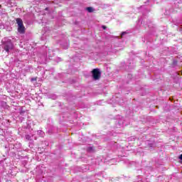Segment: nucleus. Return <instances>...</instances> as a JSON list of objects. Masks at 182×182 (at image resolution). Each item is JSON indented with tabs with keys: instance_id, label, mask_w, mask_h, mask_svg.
I'll return each mask as SVG.
<instances>
[{
	"instance_id": "obj_7",
	"label": "nucleus",
	"mask_w": 182,
	"mask_h": 182,
	"mask_svg": "<svg viewBox=\"0 0 182 182\" xmlns=\"http://www.w3.org/2000/svg\"><path fill=\"white\" fill-rule=\"evenodd\" d=\"M88 151H92L93 150V147L90 146L87 148Z\"/></svg>"
},
{
	"instance_id": "obj_2",
	"label": "nucleus",
	"mask_w": 182,
	"mask_h": 182,
	"mask_svg": "<svg viewBox=\"0 0 182 182\" xmlns=\"http://www.w3.org/2000/svg\"><path fill=\"white\" fill-rule=\"evenodd\" d=\"M4 49L6 50V52H9V50L14 49V44H12L11 41H7L6 43H4Z\"/></svg>"
},
{
	"instance_id": "obj_14",
	"label": "nucleus",
	"mask_w": 182,
	"mask_h": 182,
	"mask_svg": "<svg viewBox=\"0 0 182 182\" xmlns=\"http://www.w3.org/2000/svg\"><path fill=\"white\" fill-rule=\"evenodd\" d=\"M23 29H24V31H25V27H23Z\"/></svg>"
},
{
	"instance_id": "obj_9",
	"label": "nucleus",
	"mask_w": 182,
	"mask_h": 182,
	"mask_svg": "<svg viewBox=\"0 0 182 182\" xmlns=\"http://www.w3.org/2000/svg\"><path fill=\"white\" fill-rule=\"evenodd\" d=\"M124 35H126V32H123V33H122V35H121L122 38H123V36H124Z\"/></svg>"
},
{
	"instance_id": "obj_5",
	"label": "nucleus",
	"mask_w": 182,
	"mask_h": 182,
	"mask_svg": "<svg viewBox=\"0 0 182 182\" xmlns=\"http://www.w3.org/2000/svg\"><path fill=\"white\" fill-rule=\"evenodd\" d=\"M37 133L41 136V137H43V135L45 134L42 131H38Z\"/></svg>"
},
{
	"instance_id": "obj_6",
	"label": "nucleus",
	"mask_w": 182,
	"mask_h": 182,
	"mask_svg": "<svg viewBox=\"0 0 182 182\" xmlns=\"http://www.w3.org/2000/svg\"><path fill=\"white\" fill-rule=\"evenodd\" d=\"M32 136H29V135H26V140H32V139H31Z\"/></svg>"
},
{
	"instance_id": "obj_1",
	"label": "nucleus",
	"mask_w": 182,
	"mask_h": 182,
	"mask_svg": "<svg viewBox=\"0 0 182 182\" xmlns=\"http://www.w3.org/2000/svg\"><path fill=\"white\" fill-rule=\"evenodd\" d=\"M16 21L18 25V32L19 33H23V21L19 18H17Z\"/></svg>"
},
{
	"instance_id": "obj_10",
	"label": "nucleus",
	"mask_w": 182,
	"mask_h": 182,
	"mask_svg": "<svg viewBox=\"0 0 182 182\" xmlns=\"http://www.w3.org/2000/svg\"><path fill=\"white\" fill-rule=\"evenodd\" d=\"M35 80H36V78H31V82H34Z\"/></svg>"
},
{
	"instance_id": "obj_3",
	"label": "nucleus",
	"mask_w": 182,
	"mask_h": 182,
	"mask_svg": "<svg viewBox=\"0 0 182 182\" xmlns=\"http://www.w3.org/2000/svg\"><path fill=\"white\" fill-rule=\"evenodd\" d=\"M100 70L97 68H95L92 70V76H93V79H95V80H97L99 79H100Z\"/></svg>"
},
{
	"instance_id": "obj_13",
	"label": "nucleus",
	"mask_w": 182,
	"mask_h": 182,
	"mask_svg": "<svg viewBox=\"0 0 182 182\" xmlns=\"http://www.w3.org/2000/svg\"><path fill=\"white\" fill-rule=\"evenodd\" d=\"M48 9H49V8H46V11H48Z\"/></svg>"
},
{
	"instance_id": "obj_4",
	"label": "nucleus",
	"mask_w": 182,
	"mask_h": 182,
	"mask_svg": "<svg viewBox=\"0 0 182 182\" xmlns=\"http://www.w3.org/2000/svg\"><path fill=\"white\" fill-rule=\"evenodd\" d=\"M86 11H87V12L92 13L93 11H95V9H93L92 7H87Z\"/></svg>"
},
{
	"instance_id": "obj_8",
	"label": "nucleus",
	"mask_w": 182,
	"mask_h": 182,
	"mask_svg": "<svg viewBox=\"0 0 182 182\" xmlns=\"http://www.w3.org/2000/svg\"><path fill=\"white\" fill-rule=\"evenodd\" d=\"M41 23H42V25H45V23H46V22H45V20H42Z\"/></svg>"
},
{
	"instance_id": "obj_12",
	"label": "nucleus",
	"mask_w": 182,
	"mask_h": 182,
	"mask_svg": "<svg viewBox=\"0 0 182 182\" xmlns=\"http://www.w3.org/2000/svg\"><path fill=\"white\" fill-rule=\"evenodd\" d=\"M102 29H106V26H102Z\"/></svg>"
},
{
	"instance_id": "obj_11",
	"label": "nucleus",
	"mask_w": 182,
	"mask_h": 182,
	"mask_svg": "<svg viewBox=\"0 0 182 182\" xmlns=\"http://www.w3.org/2000/svg\"><path fill=\"white\" fill-rule=\"evenodd\" d=\"M68 46H69V45L67 44V46L66 47H63V48H64V49H68Z\"/></svg>"
}]
</instances>
